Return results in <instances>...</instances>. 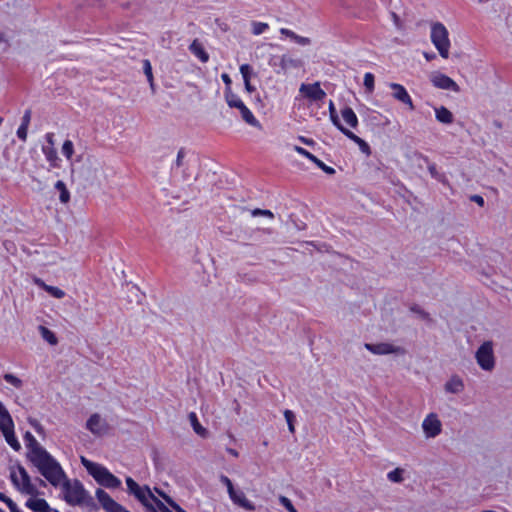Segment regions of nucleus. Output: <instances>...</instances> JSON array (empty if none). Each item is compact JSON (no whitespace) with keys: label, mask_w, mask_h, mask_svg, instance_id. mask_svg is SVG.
<instances>
[{"label":"nucleus","mask_w":512,"mask_h":512,"mask_svg":"<svg viewBox=\"0 0 512 512\" xmlns=\"http://www.w3.org/2000/svg\"><path fill=\"white\" fill-rule=\"evenodd\" d=\"M27 131H28V127L20 125L18 130H17L18 138L21 139L22 141H26V139H27Z\"/></svg>","instance_id":"603ef678"},{"label":"nucleus","mask_w":512,"mask_h":512,"mask_svg":"<svg viewBox=\"0 0 512 512\" xmlns=\"http://www.w3.org/2000/svg\"><path fill=\"white\" fill-rule=\"evenodd\" d=\"M0 499L7 504L8 500H11L9 497L5 496L4 494H0Z\"/></svg>","instance_id":"774afa93"},{"label":"nucleus","mask_w":512,"mask_h":512,"mask_svg":"<svg viewBox=\"0 0 512 512\" xmlns=\"http://www.w3.org/2000/svg\"><path fill=\"white\" fill-rule=\"evenodd\" d=\"M435 117L437 121L443 124H451L454 121V116L451 111L446 107L440 106L435 108Z\"/></svg>","instance_id":"b1692460"},{"label":"nucleus","mask_w":512,"mask_h":512,"mask_svg":"<svg viewBox=\"0 0 512 512\" xmlns=\"http://www.w3.org/2000/svg\"><path fill=\"white\" fill-rule=\"evenodd\" d=\"M232 108H235V109L239 110L241 118L243 119V121L245 123H247L250 126H253V127L261 129L260 122L254 117L253 113L244 104V102L242 100L239 101V102H236V104Z\"/></svg>","instance_id":"2eb2a0df"},{"label":"nucleus","mask_w":512,"mask_h":512,"mask_svg":"<svg viewBox=\"0 0 512 512\" xmlns=\"http://www.w3.org/2000/svg\"><path fill=\"white\" fill-rule=\"evenodd\" d=\"M43 152L46 156V159L50 162L52 167H57L58 155L56 150L53 147H43Z\"/></svg>","instance_id":"473e14b6"},{"label":"nucleus","mask_w":512,"mask_h":512,"mask_svg":"<svg viewBox=\"0 0 512 512\" xmlns=\"http://www.w3.org/2000/svg\"><path fill=\"white\" fill-rule=\"evenodd\" d=\"M38 330L41 334V337L47 341L50 345H56L58 343V339L56 335L47 327L40 325Z\"/></svg>","instance_id":"c85d7f7f"},{"label":"nucleus","mask_w":512,"mask_h":512,"mask_svg":"<svg viewBox=\"0 0 512 512\" xmlns=\"http://www.w3.org/2000/svg\"><path fill=\"white\" fill-rule=\"evenodd\" d=\"M126 485L128 492L141 502L147 512H157V509L161 512H172L152 493L148 486H139L131 477L126 478Z\"/></svg>","instance_id":"f03ea898"},{"label":"nucleus","mask_w":512,"mask_h":512,"mask_svg":"<svg viewBox=\"0 0 512 512\" xmlns=\"http://www.w3.org/2000/svg\"><path fill=\"white\" fill-rule=\"evenodd\" d=\"M13 420L9 423L1 424V430L3 432V435L7 441V443L16 451H18L21 448L20 443L16 439L13 431Z\"/></svg>","instance_id":"f3484780"},{"label":"nucleus","mask_w":512,"mask_h":512,"mask_svg":"<svg viewBox=\"0 0 512 512\" xmlns=\"http://www.w3.org/2000/svg\"><path fill=\"white\" fill-rule=\"evenodd\" d=\"M81 463L86 468L88 473L92 476L94 471L99 467L100 464L94 463L88 459H86L84 456H81Z\"/></svg>","instance_id":"58836bf2"},{"label":"nucleus","mask_w":512,"mask_h":512,"mask_svg":"<svg viewBox=\"0 0 512 512\" xmlns=\"http://www.w3.org/2000/svg\"><path fill=\"white\" fill-rule=\"evenodd\" d=\"M62 483V490L64 493L65 501L70 505H81L87 498V492L79 480H68L64 474V478L57 485Z\"/></svg>","instance_id":"20e7f679"},{"label":"nucleus","mask_w":512,"mask_h":512,"mask_svg":"<svg viewBox=\"0 0 512 512\" xmlns=\"http://www.w3.org/2000/svg\"><path fill=\"white\" fill-rule=\"evenodd\" d=\"M343 120L352 128H356L358 125V119L352 108L345 107L341 110Z\"/></svg>","instance_id":"cd10ccee"},{"label":"nucleus","mask_w":512,"mask_h":512,"mask_svg":"<svg viewBox=\"0 0 512 512\" xmlns=\"http://www.w3.org/2000/svg\"><path fill=\"white\" fill-rule=\"evenodd\" d=\"M445 391L453 394L461 393L464 389V383L458 376L451 377L445 384Z\"/></svg>","instance_id":"412c9836"},{"label":"nucleus","mask_w":512,"mask_h":512,"mask_svg":"<svg viewBox=\"0 0 512 512\" xmlns=\"http://www.w3.org/2000/svg\"><path fill=\"white\" fill-rule=\"evenodd\" d=\"M429 79L432 85L438 89L450 90L455 93L460 92L459 85L452 78L439 71L432 72L429 76Z\"/></svg>","instance_id":"6e6552de"},{"label":"nucleus","mask_w":512,"mask_h":512,"mask_svg":"<svg viewBox=\"0 0 512 512\" xmlns=\"http://www.w3.org/2000/svg\"><path fill=\"white\" fill-rule=\"evenodd\" d=\"M422 429L426 438H435L442 431V423L435 413L428 414L422 422Z\"/></svg>","instance_id":"9b49d317"},{"label":"nucleus","mask_w":512,"mask_h":512,"mask_svg":"<svg viewBox=\"0 0 512 512\" xmlns=\"http://www.w3.org/2000/svg\"><path fill=\"white\" fill-rule=\"evenodd\" d=\"M279 502L283 505L289 512H298L293 506L291 500L285 496L279 497Z\"/></svg>","instance_id":"49530a36"},{"label":"nucleus","mask_w":512,"mask_h":512,"mask_svg":"<svg viewBox=\"0 0 512 512\" xmlns=\"http://www.w3.org/2000/svg\"><path fill=\"white\" fill-rule=\"evenodd\" d=\"M92 477L98 484L106 488H118L121 484V481L102 465H99Z\"/></svg>","instance_id":"1a4fd4ad"},{"label":"nucleus","mask_w":512,"mask_h":512,"mask_svg":"<svg viewBox=\"0 0 512 512\" xmlns=\"http://www.w3.org/2000/svg\"><path fill=\"white\" fill-rule=\"evenodd\" d=\"M10 478L13 485L23 494L37 496L39 494L35 484L32 483L31 477L27 470L20 464L11 468Z\"/></svg>","instance_id":"7ed1b4c3"},{"label":"nucleus","mask_w":512,"mask_h":512,"mask_svg":"<svg viewBox=\"0 0 512 512\" xmlns=\"http://www.w3.org/2000/svg\"><path fill=\"white\" fill-rule=\"evenodd\" d=\"M86 428L94 435L100 436L107 433L108 423L98 414L94 413L86 422Z\"/></svg>","instance_id":"ddd939ff"},{"label":"nucleus","mask_w":512,"mask_h":512,"mask_svg":"<svg viewBox=\"0 0 512 512\" xmlns=\"http://www.w3.org/2000/svg\"><path fill=\"white\" fill-rule=\"evenodd\" d=\"M470 200L475 202V203H477L479 206H483L484 205V199L480 195H472L470 197Z\"/></svg>","instance_id":"13d9d810"},{"label":"nucleus","mask_w":512,"mask_h":512,"mask_svg":"<svg viewBox=\"0 0 512 512\" xmlns=\"http://www.w3.org/2000/svg\"><path fill=\"white\" fill-rule=\"evenodd\" d=\"M7 506L9 507L11 512H21V510L17 507V505L12 501H7Z\"/></svg>","instance_id":"052dcab7"},{"label":"nucleus","mask_w":512,"mask_h":512,"mask_svg":"<svg viewBox=\"0 0 512 512\" xmlns=\"http://www.w3.org/2000/svg\"><path fill=\"white\" fill-rule=\"evenodd\" d=\"M26 506L33 510L34 512H53V510L48 505L47 501L42 498H30L26 502Z\"/></svg>","instance_id":"6ab92c4d"},{"label":"nucleus","mask_w":512,"mask_h":512,"mask_svg":"<svg viewBox=\"0 0 512 512\" xmlns=\"http://www.w3.org/2000/svg\"><path fill=\"white\" fill-rule=\"evenodd\" d=\"M284 417L288 425V429L291 433L295 432V426H294V420L295 415L291 410H285L284 411Z\"/></svg>","instance_id":"4c0bfd02"},{"label":"nucleus","mask_w":512,"mask_h":512,"mask_svg":"<svg viewBox=\"0 0 512 512\" xmlns=\"http://www.w3.org/2000/svg\"><path fill=\"white\" fill-rule=\"evenodd\" d=\"M62 154L68 159L70 160L73 153H74V145H73V142L71 140H65L63 145H62Z\"/></svg>","instance_id":"f704fd0d"},{"label":"nucleus","mask_w":512,"mask_h":512,"mask_svg":"<svg viewBox=\"0 0 512 512\" xmlns=\"http://www.w3.org/2000/svg\"><path fill=\"white\" fill-rule=\"evenodd\" d=\"M25 440L29 449L28 459L51 485L57 487L64 478V471L60 464L37 442L30 432H26Z\"/></svg>","instance_id":"f257e3e1"},{"label":"nucleus","mask_w":512,"mask_h":512,"mask_svg":"<svg viewBox=\"0 0 512 512\" xmlns=\"http://www.w3.org/2000/svg\"><path fill=\"white\" fill-rule=\"evenodd\" d=\"M299 92L306 98L311 101H321L325 98L326 93L321 88L319 82H315L312 84H301L299 88Z\"/></svg>","instance_id":"f8f14e48"},{"label":"nucleus","mask_w":512,"mask_h":512,"mask_svg":"<svg viewBox=\"0 0 512 512\" xmlns=\"http://www.w3.org/2000/svg\"><path fill=\"white\" fill-rule=\"evenodd\" d=\"M45 291L58 299H61L65 296V292L56 286L48 285V287H45Z\"/></svg>","instance_id":"a19ab883"},{"label":"nucleus","mask_w":512,"mask_h":512,"mask_svg":"<svg viewBox=\"0 0 512 512\" xmlns=\"http://www.w3.org/2000/svg\"><path fill=\"white\" fill-rule=\"evenodd\" d=\"M227 451H228V453H230L234 457H238L239 456L238 452L235 449L228 448Z\"/></svg>","instance_id":"69168bd1"},{"label":"nucleus","mask_w":512,"mask_h":512,"mask_svg":"<svg viewBox=\"0 0 512 512\" xmlns=\"http://www.w3.org/2000/svg\"><path fill=\"white\" fill-rule=\"evenodd\" d=\"M46 140H47V142H48L51 146H53V145H54V141H53V134H52V133H48V134L46 135Z\"/></svg>","instance_id":"0e129e2a"},{"label":"nucleus","mask_w":512,"mask_h":512,"mask_svg":"<svg viewBox=\"0 0 512 512\" xmlns=\"http://www.w3.org/2000/svg\"><path fill=\"white\" fill-rule=\"evenodd\" d=\"M30 120H31V110L28 109V110L25 111V113H24V115L22 117L21 125L28 127L29 124H30Z\"/></svg>","instance_id":"6e6d98bb"},{"label":"nucleus","mask_w":512,"mask_h":512,"mask_svg":"<svg viewBox=\"0 0 512 512\" xmlns=\"http://www.w3.org/2000/svg\"><path fill=\"white\" fill-rule=\"evenodd\" d=\"M424 57H425L428 61H430V60L434 59L436 56H435V54H429V53H427V52H424Z\"/></svg>","instance_id":"338daca9"},{"label":"nucleus","mask_w":512,"mask_h":512,"mask_svg":"<svg viewBox=\"0 0 512 512\" xmlns=\"http://www.w3.org/2000/svg\"><path fill=\"white\" fill-rule=\"evenodd\" d=\"M342 133L346 137H348L350 140H352L354 143H356L359 146V149L362 153H364L366 155L371 154L370 146L362 138L358 137L356 134H354L352 131H350L347 128Z\"/></svg>","instance_id":"aec40b11"},{"label":"nucleus","mask_w":512,"mask_h":512,"mask_svg":"<svg viewBox=\"0 0 512 512\" xmlns=\"http://www.w3.org/2000/svg\"><path fill=\"white\" fill-rule=\"evenodd\" d=\"M389 87L393 90L392 96L396 100L402 102L403 104L408 105V107L411 110L414 109L412 99L404 86H402L401 84H398V83H390Z\"/></svg>","instance_id":"4468645a"},{"label":"nucleus","mask_w":512,"mask_h":512,"mask_svg":"<svg viewBox=\"0 0 512 512\" xmlns=\"http://www.w3.org/2000/svg\"><path fill=\"white\" fill-rule=\"evenodd\" d=\"M494 345L492 341L483 342L475 353L479 367L484 371H492L495 367Z\"/></svg>","instance_id":"423d86ee"},{"label":"nucleus","mask_w":512,"mask_h":512,"mask_svg":"<svg viewBox=\"0 0 512 512\" xmlns=\"http://www.w3.org/2000/svg\"><path fill=\"white\" fill-rule=\"evenodd\" d=\"M229 497L232 500V502L238 505L239 507L248 511L255 510V506L246 498L243 491L236 490L234 494H231Z\"/></svg>","instance_id":"a211bd4d"},{"label":"nucleus","mask_w":512,"mask_h":512,"mask_svg":"<svg viewBox=\"0 0 512 512\" xmlns=\"http://www.w3.org/2000/svg\"><path fill=\"white\" fill-rule=\"evenodd\" d=\"M294 41L299 44V45H302V46H306V45H309L311 43V40L307 37H303V36H299V35H296V37L294 38Z\"/></svg>","instance_id":"5fc2aeb1"},{"label":"nucleus","mask_w":512,"mask_h":512,"mask_svg":"<svg viewBox=\"0 0 512 512\" xmlns=\"http://www.w3.org/2000/svg\"><path fill=\"white\" fill-rule=\"evenodd\" d=\"M55 189L60 192L59 199L62 203H68L70 200V193L66 188V185L63 181L59 180L55 183Z\"/></svg>","instance_id":"c756f323"},{"label":"nucleus","mask_w":512,"mask_h":512,"mask_svg":"<svg viewBox=\"0 0 512 512\" xmlns=\"http://www.w3.org/2000/svg\"><path fill=\"white\" fill-rule=\"evenodd\" d=\"M240 73L243 77L245 90L251 94L256 89L250 82L251 75L253 74L251 66L248 64H242L240 66Z\"/></svg>","instance_id":"4be33fe9"},{"label":"nucleus","mask_w":512,"mask_h":512,"mask_svg":"<svg viewBox=\"0 0 512 512\" xmlns=\"http://www.w3.org/2000/svg\"><path fill=\"white\" fill-rule=\"evenodd\" d=\"M294 150L312 161L314 164H316L321 170H323L326 174L333 175L335 174V169L327 166L325 163H323L320 159H318L315 155L307 151L306 149L300 147V146H294Z\"/></svg>","instance_id":"dca6fc26"},{"label":"nucleus","mask_w":512,"mask_h":512,"mask_svg":"<svg viewBox=\"0 0 512 512\" xmlns=\"http://www.w3.org/2000/svg\"><path fill=\"white\" fill-rule=\"evenodd\" d=\"M365 349L370 351L375 355H388V354H404L405 350L400 346H395L391 343L381 342V343H365Z\"/></svg>","instance_id":"9d476101"},{"label":"nucleus","mask_w":512,"mask_h":512,"mask_svg":"<svg viewBox=\"0 0 512 512\" xmlns=\"http://www.w3.org/2000/svg\"><path fill=\"white\" fill-rule=\"evenodd\" d=\"M329 114L330 119L332 123L341 131L343 132L346 128L341 124L338 114L336 112L334 103L332 101L329 102Z\"/></svg>","instance_id":"2f4dec72"},{"label":"nucleus","mask_w":512,"mask_h":512,"mask_svg":"<svg viewBox=\"0 0 512 512\" xmlns=\"http://www.w3.org/2000/svg\"><path fill=\"white\" fill-rule=\"evenodd\" d=\"M403 472H404V470L402 468H396L387 474V478L391 482L401 483L403 481Z\"/></svg>","instance_id":"72a5a7b5"},{"label":"nucleus","mask_w":512,"mask_h":512,"mask_svg":"<svg viewBox=\"0 0 512 512\" xmlns=\"http://www.w3.org/2000/svg\"><path fill=\"white\" fill-rule=\"evenodd\" d=\"M189 422L194 430V432L200 437H207L208 431L204 428L198 421L197 415L195 412H190L188 415Z\"/></svg>","instance_id":"a878e982"},{"label":"nucleus","mask_w":512,"mask_h":512,"mask_svg":"<svg viewBox=\"0 0 512 512\" xmlns=\"http://www.w3.org/2000/svg\"><path fill=\"white\" fill-rule=\"evenodd\" d=\"M0 418L2 420L1 424H5L7 422L10 423L12 421L10 414L8 413L7 409L4 407V405L2 404L1 401H0Z\"/></svg>","instance_id":"de8ad7c7"},{"label":"nucleus","mask_w":512,"mask_h":512,"mask_svg":"<svg viewBox=\"0 0 512 512\" xmlns=\"http://www.w3.org/2000/svg\"><path fill=\"white\" fill-rule=\"evenodd\" d=\"M96 498L106 511L116 502L107 492L100 488L96 490Z\"/></svg>","instance_id":"bb28decb"},{"label":"nucleus","mask_w":512,"mask_h":512,"mask_svg":"<svg viewBox=\"0 0 512 512\" xmlns=\"http://www.w3.org/2000/svg\"><path fill=\"white\" fill-rule=\"evenodd\" d=\"M107 512H129L125 507H123L121 504L115 502L108 510Z\"/></svg>","instance_id":"864d4df0"},{"label":"nucleus","mask_w":512,"mask_h":512,"mask_svg":"<svg viewBox=\"0 0 512 512\" xmlns=\"http://www.w3.org/2000/svg\"><path fill=\"white\" fill-rule=\"evenodd\" d=\"M224 98L230 108L233 107L236 102L241 101L240 97L232 91L231 87H225Z\"/></svg>","instance_id":"7c9ffc66"},{"label":"nucleus","mask_w":512,"mask_h":512,"mask_svg":"<svg viewBox=\"0 0 512 512\" xmlns=\"http://www.w3.org/2000/svg\"><path fill=\"white\" fill-rule=\"evenodd\" d=\"M301 61L299 59H294L290 56L283 55L280 59L279 66L284 72H287L290 69H297L301 66Z\"/></svg>","instance_id":"393cba45"},{"label":"nucleus","mask_w":512,"mask_h":512,"mask_svg":"<svg viewBox=\"0 0 512 512\" xmlns=\"http://www.w3.org/2000/svg\"><path fill=\"white\" fill-rule=\"evenodd\" d=\"M431 41L438 50L441 57L447 59L449 57L450 41L446 27L436 22L431 27Z\"/></svg>","instance_id":"39448f33"},{"label":"nucleus","mask_w":512,"mask_h":512,"mask_svg":"<svg viewBox=\"0 0 512 512\" xmlns=\"http://www.w3.org/2000/svg\"><path fill=\"white\" fill-rule=\"evenodd\" d=\"M251 215L254 216V217L265 216V217H268L270 219L274 218V214L272 213V211L266 210V209H259V208H256V209L252 210L251 211Z\"/></svg>","instance_id":"a18cd8bd"},{"label":"nucleus","mask_w":512,"mask_h":512,"mask_svg":"<svg viewBox=\"0 0 512 512\" xmlns=\"http://www.w3.org/2000/svg\"><path fill=\"white\" fill-rule=\"evenodd\" d=\"M364 86L369 93L374 90V75L372 73L364 75Z\"/></svg>","instance_id":"c03bdc74"},{"label":"nucleus","mask_w":512,"mask_h":512,"mask_svg":"<svg viewBox=\"0 0 512 512\" xmlns=\"http://www.w3.org/2000/svg\"><path fill=\"white\" fill-rule=\"evenodd\" d=\"M189 50L191 53H193L196 57H198L203 63H206L209 60L208 53L204 50V47L202 44L195 39L189 46Z\"/></svg>","instance_id":"5701e85b"},{"label":"nucleus","mask_w":512,"mask_h":512,"mask_svg":"<svg viewBox=\"0 0 512 512\" xmlns=\"http://www.w3.org/2000/svg\"><path fill=\"white\" fill-rule=\"evenodd\" d=\"M428 171L434 179L443 183L446 182V177L437 171L434 163H428Z\"/></svg>","instance_id":"e433bc0d"},{"label":"nucleus","mask_w":512,"mask_h":512,"mask_svg":"<svg viewBox=\"0 0 512 512\" xmlns=\"http://www.w3.org/2000/svg\"><path fill=\"white\" fill-rule=\"evenodd\" d=\"M280 33L286 37H289L290 39L294 40V38L296 37V33L293 32L292 30H289L287 28H281L280 29Z\"/></svg>","instance_id":"4d7b16f0"},{"label":"nucleus","mask_w":512,"mask_h":512,"mask_svg":"<svg viewBox=\"0 0 512 512\" xmlns=\"http://www.w3.org/2000/svg\"><path fill=\"white\" fill-rule=\"evenodd\" d=\"M268 24L264 22H252V33L254 35H260L268 29Z\"/></svg>","instance_id":"79ce46f5"},{"label":"nucleus","mask_w":512,"mask_h":512,"mask_svg":"<svg viewBox=\"0 0 512 512\" xmlns=\"http://www.w3.org/2000/svg\"><path fill=\"white\" fill-rule=\"evenodd\" d=\"M220 481L227 487V491H228L229 496L231 494H234V492L236 490L234 489L232 481L227 476L221 475L220 476Z\"/></svg>","instance_id":"09e8293b"},{"label":"nucleus","mask_w":512,"mask_h":512,"mask_svg":"<svg viewBox=\"0 0 512 512\" xmlns=\"http://www.w3.org/2000/svg\"><path fill=\"white\" fill-rule=\"evenodd\" d=\"M81 463L86 468L88 473L92 476L94 471L99 467L100 464L94 463L88 459H86L84 456H81Z\"/></svg>","instance_id":"ea45409f"},{"label":"nucleus","mask_w":512,"mask_h":512,"mask_svg":"<svg viewBox=\"0 0 512 512\" xmlns=\"http://www.w3.org/2000/svg\"><path fill=\"white\" fill-rule=\"evenodd\" d=\"M3 378L7 383L13 385L16 388H20L22 386V380L13 374L7 373Z\"/></svg>","instance_id":"37998d69"},{"label":"nucleus","mask_w":512,"mask_h":512,"mask_svg":"<svg viewBox=\"0 0 512 512\" xmlns=\"http://www.w3.org/2000/svg\"><path fill=\"white\" fill-rule=\"evenodd\" d=\"M157 492L164 497V499L168 502V504L173 508L175 509L177 512H186L185 510H183L177 503H175L170 497H168L167 495H165L164 493L160 492L157 490Z\"/></svg>","instance_id":"8fccbe9b"},{"label":"nucleus","mask_w":512,"mask_h":512,"mask_svg":"<svg viewBox=\"0 0 512 512\" xmlns=\"http://www.w3.org/2000/svg\"><path fill=\"white\" fill-rule=\"evenodd\" d=\"M143 70H144V74L147 77V80L150 83L151 88L153 89L154 88V84H153L152 66H151L150 61L147 60V59L143 61Z\"/></svg>","instance_id":"c9c22d12"},{"label":"nucleus","mask_w":512,"mask_h":512,"mask_svg":"<svg viewBox=\"0 0 512 512\" xmlns=\"http://www.w3.org/2000/svg\"><path fill=\"white\" fill-rule=\"evenodd\" d=\"M185 149L184 148H181L178 153H177V157H176V161H175V165L176 167H181L183 166V160H184V157H185Z\"/></svg>","instance_id":"3c124183"},{"label":"nucleus","mask_w":512,"mask_h":512,"mask_svg":"<svg viewBox=\"0 0 512 512\" xmlns=\"http://www.w3.org/2000/svg\"><path fill=\"white\" fill-rule=\"evenodd\" d=\"M221 79L223 80V82L225 83V87H231V78L230 76L227 74V73H223L221 75Z\"/></svg>","instance_id":"bf43d9fd"},{"label":"nucleus","mask_w":512,"mask_h":512,"mask_svg":"<svg viewBox=\"0 0 512 512\" xmlns=\"http://www.w3.org/2000/svg\"><path fill=\"white\" fill-rule=\"evenodd\" d=\"M83 174L85 180L91 186H101L107 178L103 165L98 161L91 162L86 166Z\"/></svg>","instance_id":"0eeeda50"},{"label":"nucleus","mask_w":512,"mask_h":512,"mask_svg":"<svg viewBox=\"0 0 512 512\" xmlns=\"http://www.w3.org/2000/svg\"><path fill=\"white\" fill-rule=\"evenodd\" d=\"M34 283L44 290H45V287H48V285L40 278H35Z\"/></svg>","instance_id":"680f3d73"},{"label":"nucleus","mask_w":512,"mask_h":512,"mask_svg":"<svg viewBox=\"0 0 512 512\" xmlns=\"http://www.w3.org/2000/svg\"><path fill=\"white\" fill-rule=\"evenodd\" d=\"M299 140L301 142H303L304 144H306V145H313V143H314L312 139H308V138H305L303 136H300Z\"/></svg>","instance_id":"e2e57ef3"}]
</instances>
